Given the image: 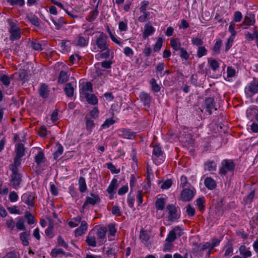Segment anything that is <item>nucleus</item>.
<instances>
[{
	"label": "nucleus",
	"mask_w": 258,
	"mask_h": 258,
	"mask_svg": "<svg viewBox=\"0 0 258 258\" xmlns=\"http://www.w3.org/2000/svg\"><path fill=\"white\" fill-rule=\"evenodd\" d=\"M107 231V228L104 227H101L98 230L97 236L98 239H100L99 242L102 243L105 241V239L106 238V233Z\"/></svg>",
	"instance_id": "25"
},
{
	"label": "nucleus",
	"mask_w": 258,
	"mask_h": 258,
	"mask_svg": "<svg viewBox=\"0 0 258 258\" xmlns=\"http://www.w3.org/2000/svg\"><path fill=\"white\" fill-rule=\"evenodd\" d=\"M86 128L88 131L91 132L93 128L95 126V124L93 120L89 118L87 116L85 117Z\"/></svg>",
	"instance_id": "48"
},
{
	"label": "nucleus",
	"mask_w": 258,
	"mask_h": 258,
	"mask_svg": "<svg viewBox=\"0 0 258 258\" xmlns=\"http://www.w3.org/2000/svg\"><path fill=\"white\" fill-rule=\"evenodd\" d=\"M103 251L105 257H110L111 256H114V258L117 257L116 248L115 247H109L107 249H106V248L104 247Z\"/></svg>",
	"instance_id": "23"
},
{
	"label": "nucleus",
	"mask_w": 258,
	"mask_h": 258,
	"mask_svg": "<svg viewBox=\"0 0 258 258\" xmlns=\"http://www.w3.org/2000/svg\"><path fill=\"white\" fill-rule=\"evenodd\" d=\"M85 97L89 104L95 105L98 103L97 98L94 94L86 93Z\"/></svg>",
	"instance_id": "37"
},
{
	"label": "nucleus",
	"mask_w": 258,
	"mask_h": 258,
	"mask_svg": "<svg viewBox=\"0 0 258 258\" xmlns=\"http://www.w3.org/2000/svg\"><path fill=\"white\" fill-rule=\"evenodd\" d=\"M211 249L210 242H207L204 243H200L198 246V250L200 252H202L206 249Z\"/></svg>",
	"instance_id": "57"
},
{
	"label": "nucleus",
	"mask_w": 258,
	"mask_h": 258,
	"mask_svg": "<svg viewBox=\"0 0 258 258\" xmlns=\"http://www.w3.org/2000/svg\"><path fill=\"white\" fill-rule=\"evenodd\" d=\"M140 238L142 242L147 247L151 245V242L150 240V236L146 231H142L140 233Z\"/></svg>",
	"instance_id": "20"
},
{
	"label": "nucleus",
	"mask_w": 258,
	"mask_h": 258,
	"mask_svg": "<svg viewBox=\"0 0 258 258\" xmlns=\"http://www.w3.org/2000/svg\"><path fill=\"white\" fill-rule=\"evenodd\" d=\"M3 258H20L19 256V253L15 251L8 252Z\"/></svg>",
	"instance_id": "64"
},
{
	"label": "nucleus",
	"mask_w": 258,
	"mask_h": 258,
	"mask_svg": "<svg viewBox=\"0 0 258 258\" xmlns=\"http://www.w3.org/2000/svg\"><path fill=\"white\" fill-rule=\"evenodd\" d=\"M118 28L121 31H126L127 30V20H125L124 21H120L118 23Z\"/></svg>",
	"instance_id": "59"
},
{
	"label": "nucleus",
	"mask_w": 258,
	"mask_h": 258,
	"mask_svg": "<svg viewBox=\"0 0 258 258\" xmlns=\"http://www.w3.org/2000/svg\"><path fill=\"white\" fill-rule=\"evenodd\" d=\"M7 22L10 26L9 30L10 33V39L14 41L19 40L21 38V28L18 24V22L15 20L8 19Z\"/></svg>",
	"instance_id": "2"
},
{
	"label": "nucleus",
	"mask_w": 258,
	"mask_h": 258,
	"mask_svg": "<svg viewBox=\"0 0 258 258\" xmlns=\"http://www.w3.org/2000/svg\"><path fill=\"white\" fill-rule=\"evenodd\" d=\"M163 43V39L161 37H158L157 41L154 46L153 50L155 52H159L161 48Z\"/></svg>",
	"instance_id": "51"
},
{
	"label": "nucleus",
	"mask_w": 258,
	"mask_h": 258,
	"mask_svg": "<svg viewBox=\"0 0 258 258\" xmlns=\"http://www.w3.org/2000/svg\"><path fill=\"white\" fill-rule=\"evenodd\" d=\"M81 218L80 217L78 216L76 218L72 219L69 222V225L71 227H75L77 226L81 222Z\"/></svg>",
	"instance_id": "46"
},
{
	"label": "nucleus",
	"mask_w": 258,
	"mask_h": 258,
	"mask_svg": "<svg viewBox=\"0 0 258 258\" xmlns=\"http://www.w3.org/2000/svg\"><path fill=\"white\" fill-rule=\"evenodd\" d=\"M52 21L57 30L60 29L64 24L67 23L66 21L64 20V18L62 17L58 18L57 20L52 19Z\"/></svg>",
	"instance_id": "35"
},
{
	"label": "nucleus",
	"mask_w": 258,
	"mask_h": 258,
	"mask_svg": "<svg viewBox=\"0 0 258 258\" xmlns=\"http://www.w3.org/2000/svg\"><path fill=\"white\" fill-rule=\"evenodd\" d=\"M225 247H227L226 250H225L224 255L225 256H227L229 254L233 252V248L232 246V244L228 242L225 245Z\"/></svg>",
	"instance_id": "61"
},
{
	"label": "nucleus",
	"mask_w": 258,
	"mask_h": 258,
	"mask_svg": "<svg viewBox=\"0 0 258 258\" xmlns=\"http://www.w3.org/2000/svg\"><path fill=\"white\" fill-rule=\"evenodd\" d=\"M222 41L221 39H217L213 48V50L215 54L220 53V49L222 45Z\"/></svg>",
	"instance_id": "47"
},
{
	"label": "nucleus",
	"mask_w": 258,
	"mask_h": 258,
	"mask_svg": "<svg viewBox=\"0 0 258 258\" xmlns=\"http://www.w3.org/2000/svg\"><path fill=\"white\" fill-rule=\"evenodd\" d=\"M165 199L160 198H158L155 202V207L157 210H163L165 208Z\"/></svg>",
	"instance_id": "34"
},
{
	"label": "nucleus",
	"mask_w": 258,
	"mask_h": 258,
	"mask_svg": "<svg viewBox=\"0 0 258 258\" xmlns=\"http://www.w3.org/2000/svg\"><path fill=\"white\" fill-rule=\"evenodd\" d=\"M208 50L204 46H199L197 50V56L198 57L201 58L202 56L207 54Z\"/></svg>",
	"instance_id": "52"
},
{
	"label": "nucleus",
	"mask_w": 258,
	"mask_h": 258,
	"mask_svg": "<svg viewBox=\"0 0 258 258\" xmlns=\"http://www.w3.org/2000/svg\"><path fill=\"white\" fill-rule=\"evenodd\" d=\"M163 152L161 147L159 145H155L153 146L152 153V158L156 162V164H160L163 162Z\"/></svg>",
	"instance_id": "6"
},
{
	"label": "nucleus",
	"mask_w": 258,
	"mask_h": 258,
	"mask_svg": "<svg viewBox=\"0 0 258 258\" xmlns=\"http://www.w3.org/2000/svg\"><path fill=\"white\" fill-rule=\"evenodd\" d=\"M217 164L214 161H208L204 163L205 170L215 171L216 170Z\"/></svg>",
	"instance_id": "27"
},
{
	"label": "nucleus",
	"mask_w": 258,
	"mask_h": 258,
	"mask_svg": "<svg viewBox=\"0 0 258 258\" xmlns=\"http://www.w3.org/2000/svg\"><path fill=\"white\" fill-rule=\"evenodd\" d=\"M208 61L213 71H216L219 68L220 64L215 59L210 58Z\"/></svg>",
	"instance_id": "38"
},
{
	"label": "nucleus",
	"mask_w": 258,
	"mask_h": 258,
	"mask_svg": "<svg viewBox=\"0 0 258 258\" xmlns=\"http://www.w3.org/2000/svg\"><path fill=\"white\" fill-rule=\"evenodd\" d=\"M235 165L233 160L225 159L221 162V167L219 170V174L221 175H226L228 171L231 172L234 171Z\"/></svg>",
	"instance_id": "3"
},
{
	"label": "nucleus",
	"mask_w": 258,
	"mask_h": 258,
	"mask_svg": "<svg viewBox=\"0 0 258 258\" xmlns=\"http://www.w3.org/2000/svg\"><path fill=\"white\" fill-rule=\"evenodd\" d=\"M27 18H28V19L29 21V22H31L32 23V24H33V25H34L35 26H37V27L39 26V25H40L39 20L37 16H36L35 15H31L30 16H28L27 17Z\"/></svg>",
	"instance_id": "44"
},
{
	"label": "nucleus",
	"mask_w": 258,
	"mask_h": 258,
	"mask_svg": "<svg viewBox=\"0 0 258 258\" xmlns=\"http://www.w3.org/2000/svg\"><path fill=\"white\" fill-rule=\"evenodd\" d=\"M245 38L249 41H252L254 40L255 38L257 39L258 40V33L256 28L253 29V33L250 34L249 32H247L245 33Z\"/></svg>",
	"instance_id": "43"
},
{
	"label": "nucleus",
	"mask_w": 258,
	"mask_h": 258,
	"mask_svg": "<svg viewBox=\"0 0 258 258\" xmlns=\"http://www.w3.org/2000/svg\"><path fill=\"white\" fill-rule=\"evenodd\" d=\"M245 92L246 94H250V96L258 93V80L256 78H253L245 88Z\"/></svg>",
	"instance_id": "8"
},
{
	"label": "nucleus",
	"mask_w": 258,
	"mask_h": 258,
	"mask_svg": "<svg viewBox=\"0 0 258 258\" xmlns=\"http://www.w3.org/2000/svg\"><path fill=\"white\" fill-rule=\"evenodd\" d=\"M22 201L30 207L34 206V201L35 200L34 196L30 192H27L22 195L21 197Z\"/></svg>",
	"instance_id": "13"
},
{
	"label": "nucleus",
	"mask_w": 258,
	"mask_h": 258,
	"mask_svg": "<svg viewBox=\"0 0 258 258\" xmlns=\"http://www.w3.org/2000/svg\"><path fill=\"white\" fill-rule=\"evenodd\" d=\"M115 121L112 118H107L101 125V127L102 128H108Z\"/></svg>",
	"instance_id": "58"
},
{
	"label": "nucleus",
	"mask_w": 258,
	"mask_h": 258,
	"mask_svg": "<svg viewBox=\"0 0 258 258\" xmlns=\"http://www.w3.org/2000/svg\"><path fill=\"white\" fill-rule=\"evenodd\" d=\"M254 15L252 13H247L244 17V21L239 25L243 29H247L249 26L253 25L255 23Z\"/></svg>",
	"instance_id": "9"
},
{
	"label": "nucleus",
	"mask_w": 258,
	"mask_h": 258,
	"mask_svg": "<svg viewBox=\"0 0 258 258\" xmlns=\"http://www.w3.org/2000/svg\"><path fill=\"white\" fill-rule=\"evenodd\" d=\"M240 255L242 258H247L251 256V252L250 248L246 247L244 245H242L239 248Z\"/></svg>",
	"instance_id": "22"
},
{
	"label": "nucleus",
	"mask_w": 258,
	"mask_h": 258,
	"mask_svg": "<svg viewBox=\"0 0 258 258\" xmlns=\"http://www.w3.org/2000/svg\"><path fill=\"white\" fill-rule=\"evenodd\" d=\"M14 75L9 77L6 75L1 76L0 81L3 83V85L6 87H8L11 83V79L13 78Z\"/></svg>",
	"instance_id": "39"
},
{
	"label": "nucleus",
	"mask_w": 258,
	"mask_h": 258,
	"mask_svg": "<svg viewBox=\"0 0 258 258\" xmlns=\"http://www.w3.org/2000/svg\"><path fill=\"white\" fill-rule=\"evenodd\" d=\"M25 217L27 219L28 224L32 225L34 224V217L30 212L27 211L25 212Z\"/></svg>",
	"instance_id": "49"
},
{
	"label": "nucleus",
	"mask_w": 258,
	"mask_h": 258,
	"mask_svg": "<svg viewBox=\"0 0 258 258\" xmlns=\"http://www.w3.org/2000/svg\"><path fill=\"white\" fill-rule=\"evenodd\" d=\"M91 197H87L86 201L84 203L82 206V209H84L88 205H95L97 203H99L100 202V199L99 196L94 193L90 194Z\"/></svg>",
	"instance_id": "10"
},
{
	"label": "nucleus",
	"mask_w": 258,
	"mask_h": 258,
	"mask_svg": "<svg viewBox=\"0 0 258 258\" xmlns=\"http://www.w3.org/2000/svg\"><path fill=\"white\" fill-rule=\"evenodd\" d=\"M191 43L193 45L198 46L199 47L202 46L201 45L204 43L203 40L199 37L192 38Z\"/></svg>",
	"instance_id": "63"
},
{
	"label": "nucleus",
	"mask_w": 258,
	"mask_h": 258,
	"mask_svg": "<svg viewBox=\"0 0 258 258\" xmlns=\"http://www.w3.org/2000/svg\"><path fill=\"white\" fill-rule=\"evenodd\" d=\"M195 194L194 190L185 188L181 192V198L183 201H190L194 197Z\"/></svg>",
	"instance_id": "14"
},
{
	"label": "nucleus",
	"mask_w": 258,
	"mask_h": 258,
	"mask_svg": "<svg viewBox=\"0 0 258 258\" xmlns=\"http://www.w3.org/2000/svg\"><path fill=\"white\" fill-rule=\"evenodd\" d=\"M119 135L124 139L133 140L135 138L136 133L132 131L130 129L122 128L119 131Z\"/></svg>",
	"instance_id": "16"
},
{
	"label": "nucleus",
	"mask_w": 258,
	"mask_h": 258,
	"mask_svg": "<svg viewBox=\"0 0 258 258\" xmlns=\"http://www.w3.org/2000/svg\"><path fill=\"white\" fill-rule=\"evenodd\" d=\"M170 45L175 51L180 50L182 48L181 47L180 42L178 39H171Z\"/></svg>",
	"instance_id": "36"
},
{
	"label": "nucleus",
	"mask_w": 258,
	"mask_h": 258,
	"mask_svg": "<svg viewBox=\"0 0 258 258\" xmlns=\"http://www.w3.org/2000/svg\"><path fill=\"white\" fill-rule=\"evenodd\" d=\"M118 186V181L116 179L113 178L109 185L107 191L109 194L115 193V190Z\"/></svg>",
	"instance_id": "26"
},
{
	"label": "nucleus",
	"mask_w": 258,
	"mask_h": 258,
	"mask_svg": "<svg viewBox=\"0 0 258 258\" xmlns=\"http://www.w3.org/2000/svg\"><path fill=\"white\" fill-rule=\"evenodd\" d=\"M98 4L96 5L95 6V9L93 11H92L88 17L87 18V20L89 22H92L94 21L96 18L97 17L99 11L98 10Z\"/></svg>",
	"instance_id": "29"
},
{
	"label": "nucleus",
	"mask_w": 258,
	"mask_h": 258,
	"mask_svg": "<svg viewBox=\"0 0 258 258\" xmlns=\"http://www.w3.org/2000/svg\"><path fill=\"white\" fill-rule=\"evenodd\" d=\"M196 205L198 207L200 211H202L205 207V199L204 197H201L198 198L196 200Z\"/></svg>",
	"instance_id": "41"
},
{
	"label": "nucleus",
	"mask_w": 258,
	"mask_h": 258,
	"mask_svg": "<svg viewBox=\"0 0 258 258\" xmlns=\"http://www.w3.org/2000/svg\"><path fill=\"white\" fill-rule=\"evenodd\" d=\"M24 223V219L22 217L19 218L18 221L16 223V226L17 228V229L20 230H25V226Z\"/></svg>",
	"instance_id": "50"
},
{
	"label": "nucleus",
	"mask_w": 258,
	"mask_h": 258,
	"mask_svg": "<svg viewBox=\"0 0 258 258\" xmlns=\"http://www.w3.org/2000/svg\"><path fill=\"white\" fill-rule=\"evenodd\" d=\"M150 84L152 87V90L154 92H158L160 91L161 87L157 83L156 80L154 78L151 79L150 81Z\"/></svg>",
	"instance_id": "45"
},
{
	"label": "nucleus",
	"mask_w": 258,
	"mask_h": 258,
	"mask_svg": "<svg viewBox=\"0 0 258 258\" xmlns=\"http://www.w3.org/2000/svg\"><path fill=\"white\" fill-rule=\"evenodd\" d=\"M34 159L35 162L38 165H41V164L44 163L46 161L44 154L42 151H39L35 156Z\"/></svg>",
	"instance_id": "30"
},
{
	"label": "nucleus",
	"mask_w": 258,
	"mask_h": 258,
	"mask_svg": "<svg viewBox=\"0 0 258 258\" xmlns=\"http://www.w3.org/2000/svg\"><path fill=\"white\" fill-rule=\"evenodd\" d=\"M167 210L169 214L168 220L173 221L177 220L179 218V215L177 214V209L176 207L173 204H169L167 206Z\"/></svg>",
	"instance_id": "12"
},
{
	"label": "nucleus",
	"mask_w": 258,
	"mask_h": 258,
	"mask_svg": "<svg viewBox=\"0 0 258 258\" xmlns=\"http://www.w3.org/2000/svg\"><path fill=\"white\" fill-rule=\"evenodd\" d=\"M59 254H61L64 255H66V253L65 252V251H64L63 250V249L61 248H58V249L53 248L51 250V252L50 253L52 257H56Z\"/></svg>",
	"instance_id": "53"
},
{
	"label": "nucleus",
	"mask_w": 258,
	"mask_h": 258,
	"mask_svg": "<svg viewBox=\"0 0 258 258\" xmlns=\"http://www.w3.org/2000/svg\"><path fill=\"white\" fill-rule=\"evenodd\" d=\"M68 80V76L67 73L64 71H61L59 74L58 78V83L63 84L66 83Z\"/></svg>",
	"instance_id": "40"
},
{
	"label": "nucleus",
	"mask_w": 258,
	"mask_h": 258,
	"mask_svg": "<svg viewBox=\"0 0 258 258\" xmlns=\"http://www.w3.org/2000/svg\"><path fill=\"white\" fill-rule=\"evenodd\" d=\"M107 36L105 33L101 32L99 36L97 37L95 40L98 48L102 51L107 49L109 47V45L107 44Z\"/></svg>",
	"instance_id": "5"
},
{
	"label": "nucleus",
	"mask_w": 258,
	"mask_h": 258,
	"mask_svg": "<svg viewBox=\"0 0 258 258\" xmlns=\"http://www.w3.org/2000/svg\"><path fill=\"white\" fill-rule=\"evenodd\" d=\"M19 166L20 165L13 164L9 165V169L12 172L10 176V185L15 189L20 188L23 181L22 174L18 171Z\"/></svg>",
	"instance_id": "1"
},
{
	"label": "nucleus",
	"mask_w": 258,
	"mask_h": 258,
	"mask_svg": "<svg viewBox=\"0 0 258 258\" xmlns=\"http://www.w3.org/2000/svg\"><path fill=\"white\" fill-rule=\"evenodd\" d=\"M204 106L206 108V111L208 112L210 115L212 113V110H217L215 107V99L213 97L207 98L204 101Z\"/></svg>",
	"instance_id": "11"
},
{
	"label": "nucleus",
	"mask_w": 258,
	"mask_h": 258,
	"mask_svg": "<svg viewBox=\"0 0 258 258\" xmlns=\"http://www.w3.org/2000/svg\"><path fill=\"white\" fill-rule=\"evenodd\" d=\"M76 81L68 83L66 84L64 88V91L68 97H72L74 96L75 91L74 86H76Z\"/></svg>",
	"instance_id": "15"
},
{
	"label": "nucleus",
	"mask_w": 258,
	"mask_h": 258,
	"mask_svg": "<svg viewBox=\"0 0 258 258\" xmlns=\"http://www.w3.org/2000/svg\"><path fill=\"white\" fill-rule=\"evenodd\" d=\"M30 235V233L29 231L23 232L20 234V238L24 246H28L29 245V237Z\"/></svg>",
	"instance_id": "28"
},
{
	"label": "nucleus",
	"mask_w": 258,
	"mask_h": 258,
	"mask_svg": "<svg viewBox=\"0 0 258 258\" xmlns=\"http://www.w3.org/2000/svg\"><path fill=\"white\" fill-rule=\"evenodd\" d=\"M107 168L112 173H118L120 172V169H116L115 166L111 163L106 164Z\"/></svg>",
	"instance_id": "56"
},
{
	"label": "nucleus",
	"mask_w": 258,
	"mask_h": 258,
	"mask_svg": "<svg viewBox=\"0 0 258 258\" xmlns=\"http://www.w3.org/2000/svg\"><path fill=\"white\" fill-rule=\"evenodd\" d=\"M88 44V39L85 38L82 34H79L77 41V45L81 47L86 46Z\"/></svg>",
	"instance_id": "31"
},
{
	"label": "nucleus",
	"mask_w": 258,
	"mask_h": 258,
	"mask_svg": "<svg viewBox=\"0 0 258 258\" xmlns=\"http://www.w3.org/2000/svg\"><path fill=\"white\" fill-rule=\"evenodd\" d=\"M57 150L53 153V158L55 160H58L59 157L62 154L63 148L60 144H57Z\"/></svg>",
	"instance_id": "42"
},
{
	"label": "nucleus",
	"mask_w": 258,
	"mask_h": 258,
	"mask_svg": "<svg viewBox=\"0 0 258 258\" xmlns=\"http://www.w3.org/2000/svg\"><path fill=\"white\" fill-rule=\"evenodd\" d=\"M88 224L85 221H82L81 222V225L75 231V235L76 237L81 236L87 230Z\"/></svg>",
	"instance_id": "21"
},
{
	"label": "nucleus",
	"mask_w": 258,
	"mask_h": 258,
	"mask_svg": "<svg viewBox=\"0 0 258 258\" xmlns=\"http://www.w3.org/2000/svg\"><path fill=\"white\" fill-rule=\"evenodd\" d=\"M48 86L45 83H41L38 89L39 95L43 98H47L49 94Z\"/></svg>",
	"instance_id": "18"
},
{
	"label": "nucleus",
	"mask_w": 258,
	"mask_h": 258,
	"mask_svg": "<svg viewBox=\"0 0 258 258\" xmlns=\"http://www.w3.org/2000/svg\"><path fill=\"white\" fill-rule=\"evenodd\" d=\"M7 1L11 6L18 5L23 7L25 4L24 0H7Z\"/></svg>",
	"instance_id": "55"
},
{
	"label": "nucleus",
	"mask_w": 258,
	"mask_h": 258,
	"mask_svg": "<svg viewBox=\"0 0 258 258\" xmlns=\"http://www.w3.org/2000/svg\"><path fill=\"white\" fill-rule=\"evenodd\" d=\"M221 240L218 239L216 237H213L211 239V242L210 243L211 246V249H213L214 247L218 246L221 242Z\"/></svg>",
	"instance_id": "60"
},
{
	"label": "nucleus",
	"mask_w": 258,
	"mask_h": 258,
	"mask_svg": "<svg viewBox=\"0 0 258 258\" xmlns=\"http://www.w3.org/2000/svg\"><path fill=\"white\" fill-rule=\"evenodd\" d=\"M182 232L181 228L179 226H176L172 230H171L168 233L167 237L166 239L167 244L169 243H171L176 238L177 236L180 237L182 235Z\"/></svg>",
	"instance_id": "7"
},
{
	"label": "nucleus",
	"mask_w": 258,
	"mask_h": 258,
	"mask_svg": "<svg viewBox=\"0 0 258 258\" xmlns=\"http://www.w3.org/2000/svg\"><path fill=\"white\" fill-rule=\"evenodd\" d=\"M242 18V15L240 12L236 11L234 13L233 20L232 22H239L241 21Z\"/></svg>",
	"instance_id": "62"
},
{
	"label": "nucleus",
	"mask_w": 258,
	"mask_h": 258,
	"mask_svg": "<svg viewBox=\"0 0 258 258\" xmlns=\"http://www.w3.org/2000/svg\"><path fill=\"white\" fill-rule=\"evenodd\" d=\"M31 46L35 50L41 51L43 49L41 43L37 40L31 42Z\"/></svg>",
	"instance_id": "54"
},
{
	"label": "nucleus",
	"mask_w": 258,
	"mask_h": 258,
	"mask_svg": "<svg viewBox=\"0 0 258 258\" xmlns=\"http://www.w3.org/2000/svg\"><path fill=\"white\" fill-rule=\"evenodd\" d=\"M139 97L144 106L149 107L152 100L150 95L145 92H142L140 93Z\"/></svg>",
	"instance_id": "19"
},
{
	"label": "nucleus",
	"mask_w": 258,
	"mask_h": 258,
	"mask_svg": "<svg viewBox=\"0 0 258 258\" xmlns=\"http://www.w3.org/2000/svg\"><path fill=\"white\" fill-rule=\"evenodd\" d=\"M25 148L22 143H19L16 146V155L14 159V162L11 164L21 165V158L25 155Z\"/></svg>",
	"instance_id": "4"
},
{
	"label": "nucleus",
	"mask_w": 258,
	"mask_h": 258,
	"mask_svg": "<svg viewBox=\"0 0 258 258\" xmlns=\"http://www.w3.org/2000/svg\"><path fill=\"white\" fill-rule=\"evenodd\" d=\"M79 189L82 193L85 192L87 189V184L84 177H80L78 181Z\"/></svg>",
	"instance_id": "32"
},
{
	"label": "nucleus",
	"mask_w": 258,
	"mask_h": 258,
	"mask_svg": "<svg viewBox=\"0 0 258 258\" xmlns=\"http://www.w3.org/2000/svg\"><path fill=\"white\" fill-rule=\"evenodd\" d=\"M155 31V28L152 26L151 23L149 22L145 24V30L143 32V37L144 39L147 38L150 35L153 34Z\"/></svg>",
	"instance_id": "17"
},
{
	"label": "nucleus",
	"mask_w": 258,
	"mask_h": 258,
	"mask_svg": "<svg viewBox=\"0 0 258 258\" xmlns=\"http://www.w3.org/2000/svg\"><path fill=\"white\" fill-rule=\"evenodd\" d=\"M205 186L209 190H213L217 186L216 181L211 177H207L204 180Z\"/></svg>",
	"instance_id": "24"
},
{
	"label": "nucleus",
	"mask_w": 258,
	"mask_h": 258,
	"mask_svg": "<svg viewBox=\"0 0 258 258\" xmlns=\"http://www.w3.org/2000/svg\"><path fill=\"white\" fill-rule=\"evenodd\" d=\"M86 242L90 246L95 247L96 246V238L90 232L86 237Z\"/></svg>",
	"instance_id": "33"
}]
</instances>
